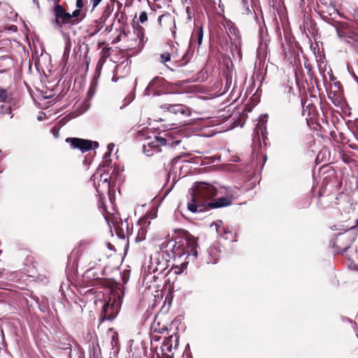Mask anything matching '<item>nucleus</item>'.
Masks as SVG:
<instances>
[{"instance_id":"f257e3e1","label":"nucleus","mask_w":358,"mask_h":358,"mask_svg":"<svg viewBox=\"0 0 358 358\" xmlns=\"http://www.w3.org/2000/svg\"><path fill=\"white\" fill-rule=\"evenodd\" d=\"M191 200L187 203V209L192 213L203 212L208 208H218L229 206L231 200L228 197H220L214 201L213 198L217 195V189L206 182H196L189 189Z\"/></svg>"},{"instance_id":"f03ea898","label":"nucleus","mask_w":358,"mask_h":358,"mask_svg":"<svg viewBox=\"0 0 358 358\" xmlns=\"http://www.w3.org/2000/svg\"><path fill=\"white\" fill-rule=\"evenodd\" d=\"M197 247V239L192 235L187 236L185 238L176 237L171 248L173 258H180L185 255L187 258L190 256L196 258L198 255Z\"/></svg>"},{"instance_id":"7ed1b4c3","label":"nucleus","mask_w":358,"mask_h":358,"mask_svg":"<svg viewBox=\"0 0 358 358\" xmlns=\"http://www.w3.org/2000/svg\"><path fill=\"white\" fill-rule=\"evenodd\" d=\"M121 306V299L120 297L110 298L108 301L106 303L101 310V318L103 320H112L117 315Z\"/></svg>"},{"instance_id":"20e7f679","label":"nucleus","mask_w":358,"mask_h":358,"mask_svg":"<svg viewBox=\"0 0 358 358\" xmlns=\"http://www.w3.org/2000/svg\"><path fill=\"white\" fill-rule=\"evenodd\" d=\"M54 20L53 25L57 29H62L66 24L71 25L70 13L59 3L55 5L53 8Z\"/></svg>"},{"instance_id":"39448f33","label":"nucleus","mask_w":358,"mask_h":358,"mask_svg":"<svg viewBox=\"0 0 358 358\" xmlns=\"http://www.w3.org/2000/svg\"><path fill=\"white\" fill-rule=\"evenodd\" d=\"M166 85V80L162 77L154 78L147 86L145 90V95L159 96L164 90Z\"/></svg>"},{"instance_id":"423d86ee","label":"nucleus","mask_w":358,"mask_h":358,"mask_svg":"<svg viewBox=\"0 0 358 358\" xmlns=\"http://www.w3.org/2000/svg\"><path fill=\"white\" fill-rule=\"evenodd\" d=\"M66 142L70 143L73 148H78L82 152H85L91 149H96L99 147L98 142L82 138H69L66 139Z\"/></svg>"},{"instance_id":"0eeeda50","label":"nucleus","mask_w":358,"mask_h":358,"mask_svg":"<svg viewBox=\"0 0 358 358\" xmlns=\"http://www.w3.org/2000/svg\"><path fill=\"white\" fill-rule=\"evenodd\" d=\"M161 108L175 115L180 114L184 116L189 117L192 114L191 109L182 104L165 103L162 105Z\"/></svg>"},{"instance_id":"6e6552de","label":"nucleus","mask_w":358,"mask_h":358,"mask_svg":"<svg viewBox=\"0 0 358 358\" xmlns=\"http://www.w3.org/2000/svg\"><path fill=\"white\" fill-rule=\"evenodd\" d=\"M150 224L148 217H144L140 219L137 223L138 231L135 237L136 242H141L145 239L147 230L145 227Z\"/></svg>"},{"instance_id":"1a4fd4ad","label":"nucleus","mask_w":358,"mask_h":358,"mask_svg":"<svg viewBox=\"0 0 358 358\" xmlns=\"http://www.w3.org/2000/svg\"><path fill=\"white\" fill-rule=\"evenodd\" d=\"M223 26L224 27L226 31L230 38H232L234 37V39L239 40L240 36L238 35V31L237 28L236 27L235 24L230 20H225L223 23Z\"/></svg>"},{"instance_id":"9d476101","label":"nucleus","mask_w":358,"mask_h":358,"mask_svg":"<svg viewBox=\"0 0 358 358\" xmlns=\"http://www.w3.org/2000/svg\"><path fill=\"white\" fill-rule=\"evenodd\" d=\"M167 266V262L166 261H163L162 262H159L158 258H155L154 260L151 259V265L150 268L152 269L154 273H163Z\"/></svg>"},{"instance_id":"9b49d317","label":"nucleus","mask_w":358,"mask_h":358,"mask_svg":"<svg viewBox=\"0 0 358 358\" xmlns=\"http://www.w3.org/2000/svg\"><path fill=\"white\" fill-rule=\"evenodd\" d=\"M152 330L154 332L162 334L165 331H168L169 329L166 324H161V320L159 316H157L152 324Z\"/></svg>"},{"instance_id":"f8f14e48","label":"nucleus","mask_w":358,"mask_h":358,"mask_svg":"<svg viewBox=\"0 0 358 358\" xmlns=\"http://www.w3.org/2000/svg\"><path fill=\"white\" fill-rule=\"evenodd\" d=\"M179 56L178 50L176 48L174 45H173L172 51L171 52H166L164 53L160 54V62L162 63H166L167 62H169L171 60V57L173 58L178 57Z\"/></svg>"},{"instance_id":"ddd939ff","label":"nucleus","mask_w":358,"mask_h":358,"mask_svg":"<svg viewBox=\"0 0 358 358\" xmlns=\"http://www.w3.org/2000/svg\"><path fill=\"white\" fill-rule=\"evenodd\" d=\"M82 11L80 9H76L72 13H70L71 25L78 24L85 17V15H82Z\"/></svg>"},{"instance_id":"4468645a","label":"nucleus","mask_w":358,"mask_h":358,"mask_svg":"<svg viewBox=\"0 0 358 358\" xmlns=\"http://www.w3.org/2000/svg\"><path fill=\"white\" fill-rule=\"evenodd\" d=\"M134 28V34L139 41V44L143 45L146 41L144 34V28L139 24H136V26H135Z\"/></svg>"},{"instance_id":"2eb2a0df","label":"nucleus","mask_w":358,"mask_h":358,"mask_svg":"<svg viewBox=\"0 0 358 358\" xmlns=\"http://www.w3.org/2000/svg\"><path fill=\"white\" fill-rule=\"evenodd\" d=\"M154 144H155V142L151 141V142L148 143V145H143V152L147 156H152L154 155V152H156V150H155V147L153 146Z\"/></svg>"},{"instance_id":"dca6fc26","label":"nucleus","mask_w":358,"mask_h":358,"mask_svg":"<svg viewBox=\"0 0 358 358\" xmlns=\"http://www.w3.org/2000/svg\"><path fill=\"white\" fill-rule=\"evenodd\" d=\"M172 338L173 336H170L169 337L166 338L164 343L162 347V351H167L169 352H171L172 350Z\"/></svg>"},{"instance_id":"f3484780","label":"nucleus","mask_w":358,"mask_h":358,"mask_svg":"<svg viewBox=\"0 0 358 358\" xmlns=\"http://www.w3.org/2000/svg\"><path fill=\"white\" fill-rule=\"evenodd\" d=\"M153 141L155 142L153 146L155 147V150H156V152L159 151V145H164L166 143V140L161 136H156Z\"/></svg>"},{"instance_id":"a211bd4d","label":"nucleus","mask_w":358,"mask_h":358,"mask_svg":"<svg viewBox=\"0 0 358 358\" xmlns=\"http://www.w3.org/2000/svg\"><path fill=\"white\" fill-rule=\"evenodd\" d=\"M192 57V53L189 50L187 51L183 55L182 58L180 61H177L178 62V66H185L190 59Z\"/></svg>"},{"instance_id":"6ab92c4d","label":"nucleus","mask_w":358,"mask_h":358,"mask_svg":"<svg viewBox=\"0 0 358 358\" xmlns=\"http://www.w3.org/2000/svg\"><path fill=\"white\" fill-rule=\"evenodd\" d=\"M100 181L102 182L103 185H104L106 188H109L108 177L107 174L101 173L100 175Z\"/></svg>"},{"instance_id":"aec40b11","label":"nucleus","mask_w":358,"mask_h":358,"mask_svg":"<svg viewBox=\"0 0 358 358\" xmlns=\"http://www.w3.org/2000/svg\"><path fill=\"white\" fill-rule=\"evenodd\" d=\"M203 36V27L201 26V27H199L198 31H197V43L199 45H200L202 43Z\"/></svg>"},{"instance_id":"412c9836","label":"nucleus","mask_w":358,"mask_h":358,"mask_svg":"<svg viewBox=\"0 0 358 358\" xmlns=\"http://www.w3.org/2000/svg\"><path fill=\"white\" fill-rule=\"evenodd\" d=\"M138 20H139V22H141V23L145 22L148 20L147 13L145 11H142L140 13L139 19Z\"/></svg>"},{"instance_id":"4be33fe9","label":"nucleus","mask_w":358,"mask_h":358,"mask_svg":"<svg viewBox=\"0 0 358 358\" xmlns=\"http://www.w3.org/2000/svg\"><path fill=\"white\" fill-rule=\"evenodd\" d=\"M76 9L82 10L84 6V3L83 0H76Z\"/></svg>"},{"instance_id":"5701e85b","label":"nucleus","mask_w":358,"mask_h":358,"mask_svg":"<svg viewBox=\"0 0 358 358\" xmlns=\"http://www.w3.org/2000/svg\"><path fill=\"white\" fill-rule=\"evenodd\" d=\"M6 98V94L5 90L0 89V101H3Z\"/></svg>"},{"instance_id":"b1692460","label":"nucleus","mask_w":358,"mask_h":358,"mask_svg":"<svg viewBox=\"0 0 358 358\" xmlns=\"http://www.w3.org/2000/svg\"><path fill=\"white\" fill-rule=\"evenodd\" d=\"M101 1L102 0H91L92 9L94 10L95 8H96Z\"/></svg>"},{"instance_id":"393cba45","label":"nucleus","mask_w":358,"mask_h":358,"mask_svg":"<svg viewBox=\"0 0 358 358\" xmlns=\"http://www.w3.org/2000/svg\"><path fill=\"white\" fill-rule=\"evenodd\" d=\"M134 99V94H129V96L125 99V101H126L125 105L129 104Z\"/></svg>"},{"instance_id":"a878e982","label":"nucleus","mask_w":358,"mask_h":358,"mask_svg":"<svg viewBox=\"0 0 358 358\" xmlns=\"http://www.w3.org/2000/svg\"><path fill=\"white\" fill-rule=\"evenodd\" d=\"M215 225H216V230H217V233L221 234V229L224 231V228H222L220 226H219L217 223H216Z\"/></svg>"},{"instance_id":"bb28decb","label":"nucleus","mask_w":358,"mask_h":358,"mask_svg":"<svg viewBox=\"0 0 358 358\" xmlns=\"http://www.w3.org/2000/svg\"><path fill=\"white\" fill-rule=\"evenodd\" d=\"M124 224L126 225L127 227V231H126V234L127 235L129 236V235H131V232L130 231V230L129 229V227H128V223L127 222H125Z\"/></svg>"},{"instance_id":"cd10ccee","label":"nucleus","mask_w":358,"mask_h":358,"mask_svg":"<svg viewBox=\"0 0 358 358\" xmlns=\"http://www.w3.org/2000/svg\"><path fill=\"white\" fill-rule=\"evenodd\" d=\"M308 108H309L308 116H310V110L314 111L315 110V106H313V105H308Z\"/></svg>"},{"instance_id":"c85d7f7f","label":"nucleus","mask_w":358,"mask_h":358,"mask_svg":"<svg viewBox=\"0 0 358 358\" xmlns=\"http://www.w3.org/2000/svg\"><path fill=\"white\" fill-rule=\"evenodd\" d=\"M115 147V145L113 143H110L108 145V149L111 152Z\"/></svg>"},{"instance_id":"c756f323","label":"nucleus","mask_w":358,"mask_h":358,"mask_svg":"<svg viewBox=\"0 0 358 358\" xmlns=\"http://www.w3.org/2000/svg\"><path fill=\"white\" fill-rule=\"evenodd\" d=\"M285 90H287V92H288L289 93H290V92H291V91H292V87H290V86H286V87H285Z\"/></svg>"},{"instance_id":"7c9ffc66","label":"nucleus","mask_w":358,"mask_h":358,"mask_svg":"<svg viewBox=\"0 0 358 358\" xmlns=\"http://www.w3.org/2000/svg\"><path fill=\"white\" fill-rule=\"evenodd\" d=\"M181 266L183 267V268H186L187 267V263L186 262L182 263L181 264Z\"/></svg>"},{"instance_id":"2f4dec72","label":"nucleus","mask_w":358,"mask_h":358,"mask_svg":"<svg viewBox=\"0 0 358 358\" xmlns=\"http://www.w3.org/2000/svg\"><path fill=\"white\" fill-rule=\"evenodd\" d=\"M177 346H178V338L176 337V345H175V347H174V348H177Z\"/></svg>"},{"instance_id":"473e14b6","label":"nucleus","mask_w":358,"mask_h":358,"mask_svg":"<svg viewBox=\"0 0 358 358\" xmlns=\"http://www.w3.org/2000/svg\"><path fill=\"white\" fill-rule=\"evenodd\" d=\"M162 17H163V15H161V16H159V18H158V21H159V22H161Z\"/></svg>"},{"instance_id":"72a5a7b5","label":"nucleus","mask_w":358,"mask_h":358,"mask_svg":"<svg viewBox=\"0 0 358 358\" xmlns=\"http://www.w3.org/2000/svg\"><path fill=\"white\" fill-rule=\"evenodd\" d=\"M306 112V109H303V115H305Z\"/></svg>"},{"instance_id":"f704fd0d","label":"nucleus","mask_w":358,"mask_h":358,"mask_svg":"<svg viewBox=\"0 0 358 358\" xmlns=\"http://www.w3.org/2000/svg\"><path fill=\"white\" fill-rule=\"evenodd\" d=\"M164 358H171L170 356H166V357H164Z\"/></svg>"}]
</instances>
